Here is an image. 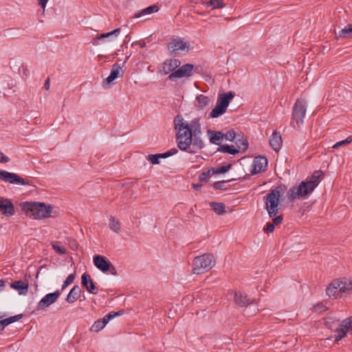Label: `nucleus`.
<instances>
[{
    "instance_id": "obj_1",
    "label": "nucleus",
    "mask_w": 352,
    "mask_h": 352,
    "mask_svg": "<svg viewBox=\"0 0 352 352\" xmlns=\"http://www.w3.org/2000/svg\"><path fill=\"white\" fill-rule=\"evenodd\" d=\"M174 124L177 131V145L181 151L194 154L205 146L199 118L188 122L182 116L177 115L174 120Z\"/></svg>"
},
{
    "instance_id": "obj_2",
    "label": "nucleus",
    "mask_w": 352,
    "mask_h": 352,
    "mask_svg": "<svg viewBox=\"0 0 352 352\" xmlns=\"http://www.w3.org/2000/svg\"><path fill=\"white\" fill-rule=\"evenodd\" d=\"M352 291V280L346 278L333 280L326 289L330 298H340L344 294H349Z\"/></svg>"
},
{
    "instance_id": "obj_3",
    "label": "nucleus",
    "mask_w": 352,
    "mask_h": 352,
    "mask_svg": "<svg viewBox=\"0 0 352 352\" xmlns=\"http://www.w3.org/2000/svg\"><path fill=\"white\" fill-rule=\"evenodd\" d=\"M214 256L211 254H204L196 256L192 261V272L195 274L208 272L215 265Z\"/></svg>"
},
{
    "instance_id": "obj_4",
    "label": "nucleus",
    "mask_w": 352,
    "mask_h": 352,
    "mask_svg": "<svg viewBox=\"0 0 352 352\" xmlns=\"http://www.w3.org/2000/svg\"><path fill=\"white\" fill-rule=\"evenodd\" d=\"M307 110V102L304 99L296 100L292 109V119L290 124L296 129H298L303 122Z\"/></svg>"
},
{
    "instance_id": "obj_5",
    "label": "nucleus",
    "mask_w": 352,
    "mask_h": 352,
    "mask_svg": "<svg viewBox=\"0 0 352 352\" xmlns=\"http://www.w3.org/2000/svg\"><path fill=\"white\" fill-rule=\"evenodd\" d=\"M314 185L307 181H303L298 186L292 187L289 192V198L291 200L300 197L305 198L312 193L314 190Z\"/></svg>"
},
{
    "instance_id": "obj_6",
    "label": "nucleus",
    "mask_w": 352,
    "mask_h": 352,
    "mask_svg": "<svg viewBox=\"0 0 352 352\" xmlns=\"http://www.w3.org/2000/svg\"><path fill=\"white\" fill-rule=\"evenodd\" d=\"M235 303L243 307L250 306L245 310V314L248 316L253 315L258 310V306L254 300H250L248 296L241 292H236L234 295Z\"/></svg>"
},
{
    "instance_id": "obj_7",
    "label": "nucleus",
    "mask_w": 352,
    "mask_h": 352,
    "mask_svg": "<svg viewBox=\"0 0 352 352\" xmlns=\"http://www.w3.org/2000/svg\"><path fill=\"white\" fill-rule=\"evenodd\" d=\"M279 187L272 190L266 197V209L270 217H274L278 212V206L280 192Z\"/></svg>"
},
{
    "instance_id": "obj_8",
    "label": "nucleus",
    "mask_w": 352,
    "mask_h": 352,
    "mask_svg": "<svg viewBox=\"0 0 352 352\" xmlns=\"http://www.w3.org/2000/svg\"><path fill=\"white\" fill-rule=\"evenodd\" d=\"M190 49L189 41L183 38H172L168 43V50L172 55L176 56L180 52H188Z\"/></svg>"
},
{
    "instance_id": "obj_9",
    "label": "nucleus",
    "mask_w": 352,
    "mask_h": 352,
    "mask_svg": "<svg viewBox=\"0 0 352 352\" xmlns=\"http://www.w3.org/2000/svg\"><path fill=\"white\" fill-rule=\"evenodd\" d=\"M0 179L13 184L32 185L29 179H23L16 173L0 170Z\"/></svg>"
},
{
    "instance_id": "obj_10",
    "label": "nucleus",
    "mask_w": 352,
    "mask_h": 352,
    "mask_svg": "<svg viewBox=\"0 0 352 352\" xmlns=\"http://www.w3.org/2000/svg\"><path fill=\"white\" fill-rule=\"evenodd\" d=\"M60 295V290L46 294L38 303L37 309L43 310L55 302Z\"/></svg>"
},
{
    "instance_id": "obj_11",
    "label": "nucleus",
    "mask_w": 352,
    "mask_h": 352,
    "mask_svg": "<svg viewBox=\"0 0 352 352\" xmlns=\"http://www.w3.org/2000/svg\"><path fill=\"white\" fill-rule=\"evenodd\" d=\"M193 65L185 64L178 68L177 70L170 73L168 76L169 80H173L175 78H180L182 77H188L191 76L192 71L193 69Z\"/></svg>"
},
{
    "instance_id": "obj_12",
    "label": "nucleus",
    "mask_w": 352,
    "mask_h": 352,
    "mask_svg": "<svg viewBox=\"0 0 352 352\" xmlns=\"http://www.w3.org/2000/svg\"><path fill=\"white\" fill-rule=\"evenodd\" d=\"M21 209L29 217L36 219L41 203L39 202H24L21 204Z\"/></svg>"
},
{
    "instance_id": "obj_13",
    "label": "nucleus",
    "mask_w": 352,
    "mask_h": 352,
    "mask_svg": "<svg viewBox=\"0 0 352 352\" xmlns=\"http://www.w3.org/2000/svg\"><path fill=\"white\" fill-rule=\"evenodd\" d=\"M81 284L85 287L87 291L92 294L98 293V289L95 286L91 276L87 273H84L81 276Z\"/></svg>"
},
{
    "instance_id": "obj_14",
    "label": "nucleus",
    "mask_w": 352,
    "mask_h": 352,
    "mask_svg": "<svg viewBox=\"0 0 352 352\" xmlns=\"http://www.w3.org/2000/svg\"><path fill=\"white\" fill-rule=\"evenodd\" d=\"M0 210L6 216H12L14 213L12 202L6 198L0 197Z\"/></svg>"
},
{
    "instance_id": "obj_15",
    "label": "nucleus",
    "mask_w": 352,
    "mask_h": 352,
    "mask_svg": "<svg viewBox=\"0 0 352 352\" xmlns=\"http://www.w3.org/2000/svg\"><path fill=\"white\" fill-rule=\"evenodd\" d=\"M93 261L95 266L104 273L107 272L111 267V262L107 261L106 258L102 256H95L93 258Z\"/></svg>"
},
{
    "instance_id": "obj_16",
    "label": "nucleus",
    "mask_w": 352,
    "mask_h": 352,
    "mask_svg": "<svg viewBox=\"0 0 352 352\" xmlns=\"http://www.w3.org/2000/svg\"><path fill=\"white\" fill-rule=\"evenodd\" d=\"M120 28H117L111 32H107V33H102V34L96 36L95 38H94L91 40V42L94 45H100V41H102L104 38H109V40H107V41H111L112 36L117 37L120 34Z\"/></svg>"
},
{
    "instance_id": "obj_17",
    "label": "nucleus",
    "mask_w": 352,
    "mask_h": 352,
    "mask_svg": "<svg viewBox=\"0 0 352 352\" xmlns=\"http://www.w3.org/2000/svg\"><path fill=\"white\" fill-rule=\"evenodd\" d=\"M234 94L232 91L221 94L217 98L216 104L226 110L229 104L234 98Z\"/></svg>"
},
{
    "instance_id": "obj_18",
    "label": "nucleus",
    "mask_w": 352,
    "mask_h": 352,
    "mask_svg": "<svg viewBox=\"0 0 352 352\" xmlns=\"http://www.w3.org/2000/svg\"><path fill=\"white\" fill-rule=\"evenodd\" d=\"M267 166V160L265 157L258 156L254 160V169L252 174H256L264 171Z\"/></svg>"
},
{
    "instance_id": "obj_19",
    "label": "nucleus",
    "mask_w": 352,
    "mask_h": 352,
    "mask_svg": "<svg viewBox=\"0 0 352 352\" xmlns=\"http://www.w3.org/2000/svg\"><path fill=\"white\" fill-rule=\"evenodd\" d=\"M181 65V62L178 59H168L165 60L162 65V72L164 74L172 73L175 69L178 68Z\"/></svg>"
},
{
    "instance_id": "obj_20",
    "label": "nucleus",
    "mask_w": 352,
    "mask_h": 352,
    "mask_svg": "<svg viewBox=\"0 0 352 352\" xmlns=\"http://www.w3.org/2000/svg\"><path fill=\"white\" fill-rule=\"evenodd\" d=\"M270 145L275 151H278L283 144L282 138L279 133L274 131L269 139Z\"/></svg>"
},
{
    "instance_id": "obj_21",
    "label": "nucleus",
    "mask_w": 352,
    "mask_h": 352,
    "mask_svg": "<svg viewBox=\"0 0 352 352\" xmlns=\"http://www.w3.org/2000/svg\"><path fill=\"white\" fill-rule=\"evenodd\" d=\"M82 293V291L80 287L78 285H74L69 291L65 300L68 303H74L80 297Z\"/></svg>"
},
{
    "instance_id": "obj_22",
    "label": "nucleus",
    "mask_w": 352,
    "mask_h": 352,
    "mask_svg": "<svg viewBox=\"0 0 352 352\" xmlns=\"http://www.w3.org/2000/svg\"><path fill=\"white\" fill-rule=\"evenodd\" d=\"M10 287L16 290L20 295H26L28 292V284L23 280L12 282Z\"/></svg>"
},
{
    "instance_id": "obj_23",
    "label": "nucleus",
    "mask_w": 352,
    "mask_h": 352,
    "mask_svg": "<svg viewBox=\"0 0 352 352\" xmlns=\"http://www.w3.org/2000/svg\"><path fill=\"white\" fill-rule=\"evenodd\" d=\"M208 135L209 136L210 142L216 145H220L223 139V133L221 131H215L213 130H208Z\"/></svg>"
},
{
    "instance_id": "obj_24",
    "label": "nucleus",
    "mask_w": 352,
    "mask_h": 352,
    "mask_svg": "<svg viewBox=\"0 0 352 352\" xmlns=\"http://www.w3.org/2000/svg\"><path fill=\"white\" fill-rule=\"evenodd\" d=\"M38 211L36 219L48 218L52 212V207L50 205H45L43 203H41V207L39 208Z\"/></svg>"
},
{
    "instance_id": "obj_25",
    "label": "nucleus",
    "mask_w": 352,
    "mask_h": 352,
    "mask_svg": "<svg viewBox=\"0 0 352 352\" xmlns=\"http://www.w3.org/2000/svg\"><path fill=\"white\" fill-rule=\"evenodd\" d=\"M236 138L235 144L237 146L236 149L239 150V152H245L248 149V146L247 139L243 134H238Z\"/></svg>"
},
{
    "instance_id": "obj_26",
    "label": "nucleus",
    "mask_w": 352,
    "mask_h": 352,
    "mask_svg": "<svg viewBox=\"0 0 352 352\" xmlns=\"http://www.w3.org/2000/svg\"><path fill=\"white\" fill-rule=\"evenodd\" d=\"M336 39L352 38V24L347 25L344 28L342 29L337 34L336 33Z\"/></svg>"
},
{
    "instance_id": "obj_27",
    "label": "nucleus",
    "mask_w": 352,
    "mask_h": 352,
    "mask_svg": "<svg viewBox=\"0 0 352 352\" xmlns=\"http://www.w3.org/2000/svg\"><path fill=\"white\" fill-rule=\"evenodd\" d=\"M22 317H23L22 314H18V315L3 319L2 320H0V331H3L7 325H8L12 322H14L16 321H18Z\"/></svg>"
},
{
    "instance_id": "obj_28",
    "label": "nucleus",
    "mask_w": 352,
    "mask_h": 352,
    "mask_svg": "<svg viewBox=\"0 0 352 352\" xmlns=\"http://www.w3.org/2000/svg\"><path fill=\"white\" fill-rule=\"evenodd\" d=\"M120 69L121 67L118 64H114L111 70L110 75L106 78L107 82L110 83L116 79L120 74Z\"/></svg>"
},
{
    "instance_id": "obj_29",
    "label": "nucleus",
    "mask_w": 352,
    "mask_h": 352,
    "mask_svg": "<svg viewBox=\"0 0 352 352\" xmlns=\"http://www.w3.org/2000/svg\"><path fill=\"white\" fill-rule=\"evenodd\" d=\"M159 10V7L156 5L148 6L139 12H136L134 15L135 18H140L142 16L150 14L153 12H157Z\"/></svg>"
},
{
    "instance_id": "obj_30",
    "label": "nucleus",
    "mask_w": 352,
    "mask_h": 352,
    "mask_svg": "<svg viewBox=\"0 0 352 352\" xmlns=\"http://www.w3.org/2000/svg\"><path fill=\"white\" fill-rule=\"evenodd\" d=\"M210 206L214 212L219 215H221L226 212V206L223 203L210 202Z\"/></svg>"
},
{
    "instance_id": "obj_31",
    "label": "nucleus",
    "mask_w": 352,
    "mask_h": 352,
    "mask_svg": "<svg viewBox=\"0 0 352 352\" xmlns=\"http://www.w3.org/2000/svg\"><path fill=\"white\" fill-rule=\"evenodd\" d=\"M323 173L321 170H316L314 172L311 177L307 180L309 183H311L314 185V188H316L317 186L319 184L320 180V177L322 176Z\"/></svg>"
},
{
    "instance_id": "obj_32",
    "label": "nucleus",
    "mask_w": 352,
    "mask_h": 352,
    "mask_svg": "<svg viewBox=\"0 0 352 352\" xmlns=\"http://www.w3.org/2000/svg\"><path fill=\"white\" fill-rule=\"evenodd\" d=\"M218 152L228 153L232 155H235L239 153V150H237L233 145H223L217 148Z\"/></svg>"
},
{
    "instance_id": "obj_33",
    "label": "nucleus",
    "mask_w": 352,
    "mask_h": 352,
    "mask_svg": "<svg viewBox=\"0 0 352 352\" xmlns=\"http://www.w3.org/2000/svg\"><path fill=\"white\" fill-rule=\"evenodd\" d=\"M197 107L199 109H203L205 107H206L209 103V98L204 95H199L197 96Z\"/></svg>"
},
{
    "instance_id": "obj_34",
    "label": "nucleus",
    "mask_w": 352,
    "mask_h": 352,
    "mask_svg": "<svg viewBox=\"0 0 352 352\" xmlns=\"http://www.w3.org/2000/svg\"><path fill=\"white\" fill-rule=\"evenodd\" d=\"M107 324V321L102 319L96 320L91 326L90 330L94 332H98L102 330Z\"/></svg>"
},
{
    "instance_id": "obj_35",
    "label": "nucleus",
    "mask_w": 352,
    "mask_h": 352,
    "mask_svg": "<svg viewBox=\"0 0 352 352\" xmlns=\"http://www.w3.org/2000/svg\"><path fill=\"white\" fill-rule=\"evenodd\" d=\"M226 110L216 104L214 108L210 113L209 117L211 118H218L226 113Z\"/></svg>"
},
{
    "instance_id": "obj_36",
    "label": "nucleus",
    "mask_w": 352,
    "mask_h": 352,
    "mask_svg": "<svg viewBox=\"0 0 352 352\" xmlns=\"http://www.w3.org/2000/svg\"><path fill=\"white\" fill-rule=\"evenodd\" d=\"M121 223L119 220L116 219L114 217H111L109 219V228L115 232H119L120 230Z\"/></svg>"
},
{
    "instance_id": "obj_37",
    "label": "nucleus",
    "mask_w": 352,
    "mask_h": 352,
    "mask_svg": "<svg viewBox=\"0 0 352 352\" xmlns=\"http://www.w3.org/2000/svg\"><path fill=\"white\" fill-rule=\"evenodd\" d=\"M207 7H212L214 9L222 8L225 7L223 0H210L206 2Z\"/></svg>"
},
{
    "instance_id": "obj_38",
    "label": "nucleus",
    "mask_w": 352,
    "mask_h": 352,
    "mask_svg": "<svg viewBox=\"0 0 352 352\" xmlns=\"http://www.w3.org/2000/svg\"><path fill=\"white\" fill-rule=\"evenodd\" d=\"M232 165L230 164H228L226 166H223L219 168H213L212 169L213 174H219V173H224L228 171Z\"/></svg>"
},
{
    "instance_id": "obj_39",
    "label": "nucleus",
    "mask_w": 352,
    "mask_h": 352,
    "mask_svg": "<svg viewBox=\"0 0 352 352\" xmlns=\"http://www.w3.org/2000/svg\"><path fill=\"white\" fill-rule=\"evenodd\" d=\"M335 331L336 333V341H338L346 336V331H348L341 327L340 328L337 329Z\"/></svg>"
},
{
    "instance_id": "obj_40",
    "label": "nucleus",
    "mask_w": 352,
    "mask_h": 352,
    "mask_svg": "<svg viewBox=\"0 0 352 352\" xmlns=\"http://www.w3.org/2000/svg\"><path fill=\"white\" fill-rule=\"evenodd\" d=\"M177 153V150L176 148H172L164 153H159L156 154L159 160L160 159H164L166 157H168L170 156H172L174 154H176Z\"/></svg>"
},
{
    "instance_id": "obj_41",
    "label": "nucleus",
    "mask_w": 352,
    "mask_h": 352,
    "mask_svg": "<svg viewBox=\"0 0 352 352\" xmlns=\"http://www.w3.org/2000/svg\"><path fill=\"white\" fill-rule=\"evenodd\" d=\"M237 135L236 134L234 130L230 129L226 133H223V138H225L227 140L233 142L234 140L236 138Z\"/></svg>"
},
{
    "instance_id": "obj_42",
    "label": "nucleus",
    "mask_w": 352,
    "mask_h": 352,
    "mask_svg": "<svg viewBox=\"0 0 352 352\" xmlns=\"http://www.w3.org/2000/svg\"><path fill=\"white\" fill-rule=\"evenodd\" d=\"M340 326L347 331L352 330V316L342 320Z\"/></svg>"
},
{
    "instance_id": "obj_43",
    "label": "nucleus",
    "mask_w": 352,
    "mask_h": 352,
    "mask_svg": "<svg viewBox=\"0 0 352 352\" xmlns=\"http://www.w3.org/2000/svg\"><path fill=\"white\" fill-rule=\"evenodd\" d=\"M75 279V274H70L66 278V280L64 281L61 290H64L69 285L72 284Z\"/></svg>"
},
{
    "instance_id": "obj_44",
    "label": "nucleus",
    "mask_w": 352,
    "mask_h": 352,
    "mask_svg": "<svg viewBox=\"0 0 352 352\" xmlns=\"http://www.w3.org/2000/svg\"><path fill=\"white\" fill-rule=\"evenodd\" d=\"M352 142V136H349L345 140L337 142L333 146V148H336L340 146H344L350 144Z\"/></svg>"
},
{
    "instance_id": "obj_45",
    "label": "nucleus",
    "mask_w": 352,
    "mask_h": 352,
    "mask_svg": "<svg viewBox=\"0 0 352 352\" xmlns=\"http://www.w3.org/2000/svg\"><path fill=\"white\" fill-rule=\"evenodd\" d=\"M53 249L58 254H65L66 250L64 247L60 246L58 243L52 244Z\"/></svg>"
},
{
    "instance_id": "obj_46",
    "label": "nucleus",
    "mask_w": 352,
    "mask_h": 352,
    "mask_svg": "<svg viewBox=\"0 0 352 352\" xmlns=\"http://www.w3.org/2000/svg\"><path fill=\"white\" fill-rule=\"evenodd\" d=\"M121 314H122V313L120 311L110 312L108 314H107L106 316H104L103 319L107 321V324L110 320L113 319V318H115L117 316H120Z\"/></svg>"
},
{
    "instance_id": "obj_47",
    "label": "nucleus",
    "mask_w": 352,
    "mask_h": 352,
    "mask_svg": "<svg viewBox=\"0 0 352 352\" xmlns=\"http://www.w3.org/2000/svg\"><path fill=\"white\" fill-rule=\"evenodd\" d=\"M147 158L153 164H160V160L157 157L156 154L148 155Z\"/></svg>"
},
{
    "instance_id": "obj_48",
    "label": "nucleus",
    "mask_w": 352,
    "mask_h": 352,
    "mask_svg": "<svg viewBox=\"0 0 352 352\" xmlns=\"http://www.w3.org/2000/svg\"><path fill=\"white\" fill-rule=\"evenodd\" d=\"M210 170H208L207 171H204L199 175V181H201V182L206 181L207 179L210 177Z\"/></svg>"
},
{
    "instance_id": "obj_49",
    "label": "nucleus",
    "mask_w": 352,
    "mask_h": 352,
    "mask_svg": "<svg viewBox=\"0 0 352 352\" xmlns=\"http://www.w3.org/2000/svg\"><path fill=\"white\" fill-rule=\"evenodd\" d=\"M226 181H219L216 182L213 184V187L217 190H223L226 189L224 184Z\"/></svg>"
},
{
    "instance_id": "obj_50",
    "label": "nucleus",
    "mask_w": 352,
    "mask_h": 352,
    "mask_svg": "<svg viewBox=\"0 0 352 352\" xmlns=\"http://www.w3.org/2000/svg\"><path fill=\"white\" fill-rule=\"evenodd\" d=\"M274 230V224L273 223H267L264 228V231L267 233L272 232Z\"/></svg>"
},
{
    "instance_id": "obj_51",
    "label": "nucleus",
    "mask_w": 352,
    "mask_h": 352,
    "mask_svg": "<svg viewBox=\"0 0 352 352\" xmlns=\"http://www.w3.org/2000/svg\"><path fill=\"white\" fill-rule=\"evenodd\" d=\"M10 161L8 157L4 155V154L0 151V162L7 163Z\"/></svg>"
},
{
    "instance_id": "obj_52",
    "label": "nucleus",
    "mask_w": 352,
    "mask_h": 352,
    "mask_svg": "<svg viewBox=\"0 0 352 352\" xmlns=\"http://www.w3.org/2000/svg\"><path fill=\"white\" fill-rule=\"evenodd\" d=\"M282 221H283V217L281 215H279L273 219V223L274 225H278L282 222Z\"/></svg>"
},
{
    "instance_id": "obj_53",
    "label": "nucleus",
    "mask_w": 352,
    "mask_h": 352,
    "mask_svg": "<svg viewBox=\"0 0 352 352\" xmlns=\"http://www.w3.org/2000/svg\"><path fill=\"white\" fill-rule=\"evenodd\" d=\"M38 4L41 6L43 10H45L48 0H38Z\"/></svg>"
},
{
    "instance_id": "obj_54",
    "label": "nucleus",
    "mask_w": 352,
    "mask_h": 352,
    "mask_svg": "<svg viewBox=\"0 0 352 352\" xmlns=\"http://www.w3.org/2000/svg\"><path fill=\"white\" fill-rule=\"evenodd\" d=\"M138 45L141 48H143L145 47L146 43L144 41H140L133 43L132 45Z\"/></svg>"
},
{
    "instance_id": "obj_55",
    "label": "nucleus",
    "mask_w": 352,
    "mask_h": 352,
    "mask_svg": "<svg viewBox=\"0 0 352 352\" xmlns=\"http://www.w3.org/2000/svg\"><path fill=\"white\" fill-rule=\"evenodd\" d=\"M109 271L110 272V274L112 275H116L117 271L115 268V267L111 263V267L109 268Z\"/></svg>"
},
{
    "instance_id": "obj_56",
    "label": "nucleus",
    "mask_w": 352,
    "mask_h": 352,
    "mask_svg": "<svg viewBox=\"0 0 352 352\" xmlns=\"http://www.w3.org/2000/svg\"><path fill=\"white\" fill-rule=\"evenodd\" d=\"M50 78H47L45 81V83H44V88L46 89V90H48L50 89Z\"/></svg>"
},
{
    "instance_id": "obj_57",
    "label": "nucleus",
    "mask_w": 352,
    "mask_h": 352,
    "mask_svg": "<svg viewBox=\"0 0 352 352\" xmlns=\"http://www.w3.org/2000/svg\"><path fill=\"white\" fill-rule=\"evenodd\" d=\"M192 186L195 190H199L201 188L202 185L200 184H192Z\"/></svg>"
},
{
    "instance_id": "obj_58",
    "label": "nucleus",
    "mask_w": 352,
    "mask_h": 352,
    "mask_svg": "<svg viewBox=\"0 0 352 352\" xmlns=\"http://www.w3.org/2000/svg\"><path fill=\"white\" fill-rule=\"evenodd\" d=\"M6 285V281L3 280H0V291H2Z\"/></svg>"
},
{
    "instance_id": "obj_59",
    "label": "nucleus",
    "mask_w": 352,
    "mask_h": 352,
    "mask_svg": "<svg viewBox=\"0 0 352 352\" xmlns=\"http://www.w3.org/2000/svg\"><path fill=\"white\" fill-rule=\"evenodd\" d=\"M129 40H130V36H129V35L126 36V37H125V38H124V43H126V42H128V41H129Z\"/></svg>"
},
{
    "instance_id": "obj_60",
    "label": "nucleus",
    "mask_w": 352,
    "mask_h": 352,
    "mask_svg": "<svg viewBox=\"0 0 352 352\" xmlns=\"http://www.w3.org/2000/svg\"><path fill=\"white\" fill-rule=\"evenodd\" d=\"M123 47H124V45H122L120 48V50H118V52H116V55L118 54V52H120L122 50Z\"/></svg>"
},
{
    "instance_id": "obj_61",
    "label": "nucleus",
    "mask_w": 352,
    "mask_h": 352,
    "mask_svg": "<svg viewBox=\"0 0 352 352\" xmlns=\"http://www.w3.org/2000/svg\"><path fill=\"white\" fill-rule=\"evenodd\" d=\"M4 316H5V315H1V314H0V320H3V318Z\"/></svg>"
},
{
    "instance_id": "obj_62",
    "label": "nucleus",
    "mask_w": 352,
    "mask_h": 352,
    "mask_svg": "<svg viewBox=\"0 0 352 352\" xmlns=\"http://www.w3.org/2000/svg\"><path fill=\"white\" fill-rule=\"evenodd\" d=\"M129 57H130V55H129V56H128L126 58V60H125V61H124V62H126V61L129 58Z\"/></svg>"
}]
</instances>
